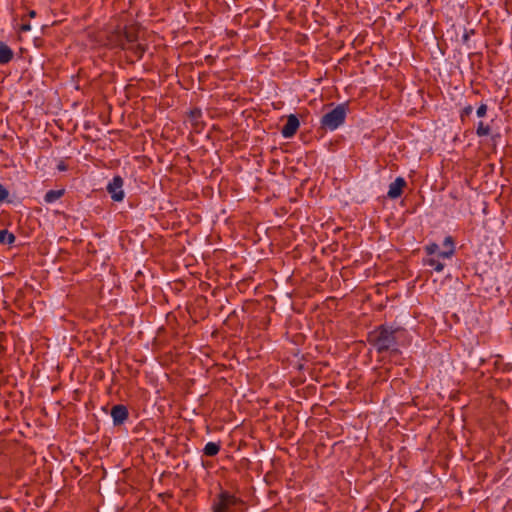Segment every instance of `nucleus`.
I'll list each match as a JSON object with an SVG mask.
<instances>
[{
    "label": "nucleus",
    "mask_w": 512,
    "mask_h": 512,
    "mask_svg": "<svg viewBox=\"0 0 512 512\" xmlns=\"http://www.w3.org/2000/svg\"><path fill=\"white\" fill-rule=\"evenodd\" d=\"M400 332V329H391L382 325L368 334V342L378 353L390 351L397 354L399 352L397 338Z\"/></svg>",
    "instance_id": "f257e3e1"
},
{
    "label": "nucleus",
    "mask_w": 512,
    "mask_h": 512,
    "mask_svg": "<svg viewBox=\"0 0 512 512\" xmlns=\"http://www.w3.org/2000/svg\"><path fill=\"white\" fill-rule=\"evenodd\" d=\"M140 27L136 24L127 25L118 35L119 46L133 53L138 59L142 58L146 52V45L139 41Z\"/></svg>",
    "instance_id": "f03ea898"
},
{
    "label": "nucleus",
    "mask_w": 512,
    "mask_h": 512,
    "mask_svg": "<svg viewBox=\"0 0 512 512\" xmlns=\"http://www.w3.org/2000/svg\"><path fill=\"white\" fill-rule=\"evenodd\" d=\"M243 501L227 490H221L213 499L212 512H237L243 505Z\"/></svg>",
    "instance_id": "7ed1b4c3"
},
{
    "label": "nucleus",
    "mask_w": 512,
    "mask_h": 512,
    "mask_svg": "<svg viewBox=\"0 0 512 512\" xmlns=\"http://www.w3.org/2000/svg\"><path fill=\"white\" fill-rule=\"evenodd\" d=\"M346 118V108L344 105H338L321 118V125L331 131L342 125Z\"/></svg>",
    "instance_id": "20e7f679"
},
{
    "label": "nucleus",
    "mask_w": 512,
    "mask_h": 512,
    "mask_svg": "<svg viewBox=\"0 0 512 512\" xmlns=\"http://www.w3.org/2000/svg\"><path fill=\"white\" fill-rule=\"evenodd\" d=\"M444 247L446 248L444 251L439 250V246L436 243H430L425 246V252L428 255L437 254L439 258H450L455 253L454 240L451 236H447L444 239Z\"/></svg>",
    "instance_id": "39448f33"
},
{
    "label": "nucleus",
    "mask_w": 512,
    "mask_h": 512,
    "mask_svg": "<svg viewBox=\"0 0 512 512\" xmlns=\"http://www.w3.org/2000/svg\"><path fill=\"white\" fill-rule=\"evenodd\" d=\"M123 179L120 176H114L112 181L107 185V191L111 195V198L120 202L124 199V191H123Z\"/></svg>",
    "instance_id": "423d86ee"
},
{
    "label": "nucleus",
    "mask_w": 512,
    "mask_h": 512,
    "mask_svg": "<svg viewBox=\"0 0 512 512\" xmlns=\"http://www.w3.org/2000/svg\"><path fill=\"white\" fill-rule=\"evenodd\" d=\"M299 126H300V122H299V119L297 118V116L294 114H290L287 117L286 124L281 129L282 136L284 138L293 137L296 134Z\"/></svg>",
    "instance_id": "0eeeda50"
},
{
    "label": "nucleus",
    "mask_w": 512,
    "mask_h": 512,
    "mask_svg": "<svg viewBox=\"0 0 512 512\" xmlns=\"http://www.w3.org/2000/svg\"><path fill=\"white\" fill-rule=\"evenodd\" d=\"M128 409L122 404H118L112 407L111 417L115 426L123 424L128 418Z\"/></svg>",
    "instance_id": "6e6552de"
},
{
    "label": "nucleus",
    "mask_w": 512,
    "mask_h": 512,
    "mask_svg": "<svg viewBox=\"0 0 512 512\" xmlns=\"http://www.w3.org/2000/svg\"><path fill=\"white\" fill-rule=\"evenodd\" d=\"M406 186V181L402 177H397L390 185L387 196L390 199H397L403 193V188Z\"/></svg>",
    "instance_id": "1a4fd4ad"
},
{
    "label": "nucleus",
    "mask_w": 512,
    "mask_h": 512,
    "mask_svg": "<svg viewBox=\"0 0 512 512\" xmlns=\"http://www.w3.org/2000/svg\"><path fill=\"white\" fill-rule=\"evenodd\" d=\"M12 49L4 42L0 41V64H7L13 58Z\"/></svg>",
    "instance_id": "9d476101"
},
{
    "label": "nucleus",
    "mask_w": 512,
    "mask_h": 512,
    "mask_svg": "<svg viewBox=\"0 0 512 512\" xmlns=\"http://www.w3.org/2000/svg\"><path fill=\"white\" fill-rule=\"evenodd\" d=\"M65 193V190L64 189H59V190H49L45 196H44V200L46 203L48 204H51V203H54L56 202L57 200H59Z\"/></svg>",
    "instance_id": "9b49d317"
},
{
    "label": "nucleus",
    "mask_w": 512,
    "mask_h": 512,
    "mask_svg": "<svg viewBox=\"0 0 512 512\" xmlns=\"http://www.w3.org/2000/svg\"><path fill=\"white\" fill-rule=\"evenodd\" d=\"M220 451V444L215 442H208L204 449L203 453L206 456L213 457L216 456Z\"/></svg>",
    "instance_id": "f8f14e48"
},
{
    "label": "nucleus",
    "mask_w": 512,
    "mask_h": 512,
    "mask_svg": "<svg viewBox=\"0 0 512 512\" xmlns=\"http://www.w3.org/2000/svg\"><path fill=\"white\" fill-rule=\"evenodd\" d=\"M15 236L13 233L4 229L0 231V243L1 244H13L15 242Z\"/></svg>",
    "instance_id": "ddd939ff"
},
{
    "label": "nucleus",
    "mask_w": 512,
    "mask_h": 512,
    "mask_svg": "<svg viewBox=\"0 0 512 512\" xmlns=\"http://www.w3.org/2000/svg\"><path fill=\"white\" fill-rule=\"evenodd\" d=\"M491 133V128L489 125L484 124L483 121H480L476 128V134L478 137H484Z\"/></svg>",
    "instance_id": "4468645a"
},
{
    "label": "nucleus",
    "mask_w": 512,
    "mask_h": 512,
    "mask_svg": "<svg viewBox=\"0 0 512 512\" xmlns=\"http://www.w3.org/2000/svg\"><path fill=\"white\" fill-rule=\"evenodd\" d=\"M425 264H426V265H429V266H431V267H433V268H434V270H435L436 272H441V271H443V269H444V264H443V263H441V262H440L438 259H436V258H429V259H427V260L425 261Z\"/></svg>",
    "instance_id": "2eb2a0df"
},
{
    "label": "nucleus",
    "mask_w": 512,
    "mask_h": 512,
    "mask_svg": "<svg viewBox=\"0 0 512 512\" xmlns=\"http://www.w3.org/2000/svg\"><path fill=\"white\" fill-rule=\"evenodd\" d=\"M201 117H202V112L198 108H195L189 112V119L194 126L198 125Z\"/></svg>",
    "instance_id": "dca6fc26"
},
{
    "label": "nucleus",
    "mask_w": 512,
    "mask_h": 512,
    "mask_svg": "<svg viewBox=\"0 0 512 512\" xmlns=\"http://www.w3.org/2000/svg\"><path fill=\"white\" fill-rule=\"evenodd\" d=\"M9 191L8 189L0 183V205L6 201H9L8 198H9Z\"/></svg>",
    "instance_id": "f3484780"
},
{
    "label": "nucleus",
    "mask_w": 512,
    "mask_h": 512,
    "mask_svg": "<svg viewBox=\"0 0 512 512\" xmlns=\"http://www.w3.org/2000/svg\"><path fill=\"white\" fill-rule=\"evenodd\" d=\"M473 111V107L471 105H468L464 107L460 112V119L462 122L465 121V118L468 117Z\"/></svg>",
    "instance_id": "a211bd4d"
},
{
    "label": "nucleus",
    "mask_w": 512,
    "mask_h": 512,
    "mask_svg": "<svg viewBox=\"0 0 512 512\" xmlns=\"http://www.w3.org/2000/svg\"><path fill=\"white\" fill-rule=\"evenodd\" d=\"M487 109H488V108H487V105H486L485 103H482V104L478 107V109H477V111H476L477 116H478V117H484V116L486 115V113H487Z\"/></svg>",
    "instance_id": "6ab92c4d"
},
{
    "label": "nucleus",
    "mask_w": 512,
    "mask_h": 512,
    "mask_svg": "<svg viewBox=\"0 0 512 512\" xmlns=\"http://www.w3.org/2000/svg\"><path fill=\"white\" fill-rule=\"evenodd\" d=\"M19 30H20L21 32H28V31H30V30H31V26H30V24H29V23H23V24H21V26H20Z\"/></svg>",
    "instance_id": "aec40b11"
},
{
    "label": "nucleus",
    "mask_w": 512,
    "mask_h": 512,
    "mask_svg": "<svg viewBox=\"0 0 512 512\" xmlns=\"http://www.w3.org/2000/svg\"><path fill=\"white\" fill-rule=\"evenodd\" d=\"M57 167L60 171L67 170V165L64 162H60Z\"/></svg>",
    "instance_id": "412c9836"
},
{
    "label": "nucleus",
    "mask_w": 512,
    "mask_h": 512,
    "mask_svg": "<svg viewBox=\"0 0 512 512\" xmlns=\"http://www.w3.org/2000/svg\"><path fill=\"white\" fill-rule=\"evenodd\" d=\"M29 16L31 18L35 17L36 16V11H34V10L29 11Z\"/></svg>",
    "instance_id": "4be33fe9"
}]
</instances>
